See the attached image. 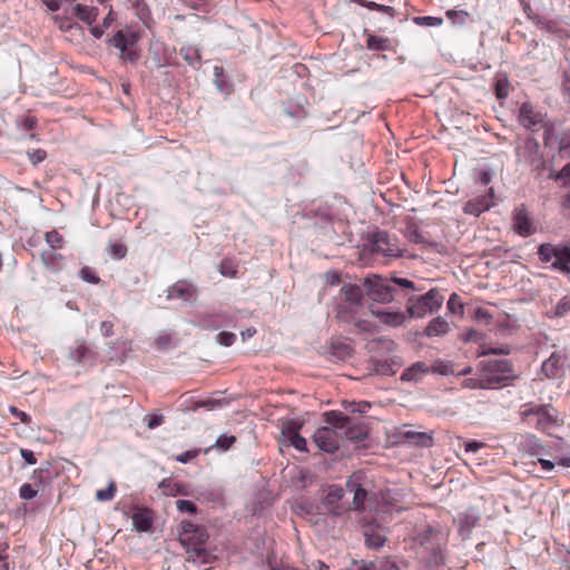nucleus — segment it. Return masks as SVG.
I'll use <instances>...</instances> for the list:
<instances>
[{
	"instance_id": "nucleus-1",
	"label": "nucleus",
	"mask_w": 570,
	"mask_h": 570,
	"mask_svg": "<svg viewBox=\"0 0 570 570\" xmlns=\"http://www.w3.org/2000/svg\"><path fill=\"white\" fill-rule=\"evenodd\" d=\"M365 285L367 286V294L374 301L379 303H390L395 299L399 293V288L402 289H414V283L407 278L394 277L391 279L375 278L366 279Z\"/></svg>"
},
{
	"instance_id": "nucleus-2",
	"label": "nucleus",
	"mask_w": 570,
	"mask_h": 570,
	"mask_svg": "<svg viewBox=\"0 0 570 570\" xmlns=\"http://www.w3.org/2000/svg\"><path fill=\"white\" fill-rule=\"evenodd\" d=\"M324 420L326 424H332L340 430L342 440L363 441L368 435L367 426L364 423L354 422L341 412H325Z\"/></svg>"
},
{
	"instance_id": "nucleus-3",
	"label": "nucleus",
	"mask_w": 570,
	"mask_h": 570,
	"mask_svg": "<svg viewBox=\"0 0 570 570\" xmlns=\"http://www.w3.org/2000/svg\"><path fill=\"white\" fill-rule=\"evenodd\" d=\"M538 256L542 263H550L551 267L562 274H570V246L564 243H543L538 248Z\"/></svg>"
},
{
	"instance_id": "nucleus-4",
	"label": "nucleus",
	"mask_w": 570,
	"mask_h": 570,
	"mask_svg": "<svg viewBox=\"0 0 570 570\" xmlns=\"http://www.w3.org/2000/svg\"><path fill=\"white\" fill-rule=\"evenodd\" d=\"M444 301L439 289L432 288L421 296L407 298V313L411 317H423L429 313L438 311Z\"/></svg>"
},
{
	"instance_id": "nucleus-5",
	"label": "nucleus",
	"mask_w": 570,
	"mask_h": 570,
	"mask_svg": "<svg viewBox=\"0 0 570 570\" xmlns=\"http://www.w3.org/2000/svg\"><path fill=\"white\" fill-rule=\"evenodd\" d=\"M370 248L372 254L381 256L386 261L399 258L404 255L399 240L384 230H377L370 238Z\"/></svg>"
},
{
	"instance_id": "nucleus-6",
	"label": "nucleus",
	"mask_w": 570,
	"mask_h": 570,
	"mask_svg": "<svg viewBox=\"0 0 570 570\" xmlns=\"http://www.w3.org/2000/svg\"><path fill=\"white\" fill-rule=\"evenodd\" d=\"M207 539L208 533L204 527L194 524L190 521L181 522L179 541L187 550L195 552L197 557L205 552L204 544Z\"/></svg>"
},
{
	"instance_id": "nucleus-7",
	"label": "nucleus",
	"mask_w": 570,
	"mask_h": 570,
	"mask_svg": "<svg viewBox=\"0 0 570 570\" xmlns=\"http://www.w3.org/2000/svg\"><path fill=\"white\" fill-rule=\"evenodd\" d=\"M138 41V35L129 30H118L108 39V45L120 50L121 59L135 62L138 59L136 50L131 49Z\"/></svg>"
},
{
	"instance_id": "nucleus-8",
	"label": "nucleus",
	"mask_w": 570,
	"mask_h": 570,
	"mask_svg": "<svg viewBox=\"0 0 570 570\" xmlns=\"http://www.w3.org/2000/svg\"><path fill=\"white\" fill-rule=\"evenodd\" d=\"M315 444L324 452L334 453L340 448V430L332 424L317 429L313 435Z\"/></svg>"
},
{
	"instance_id": "nucleus-9",
	"label": "nucleus",
	"mask_w": 570,
	"mask_h": 570,
	"mask_svg": "<svg viewBox=\"0 0 570 570\" xmlns=\"http://www.w3.org/2000/svg\"><path fill=\"white\" fill-rule=\"evenodd\" d=\"M512 220L514 232L522 237H528L535 232L533 219L523 204L514 208Z\"/></svg>"
},
{
	"instance_id": "nucleus-10",
	"label": "nucleus",
	"mask_w": 570,
	"mask_h": 570,
	"mask_svg": "<svg viewBox=\"0 0 570 570\" xmlns=\"http://www.w3.org/2000/svg\"><path fill=\"white\" fill-rule=\"evenodd\" d=\"M348 491L353 492L352 509L356 511H364L366 509H375L372 503V498L368 492L357 482L356 476H351L346 482Z\"/></svg>"
},
{
	"instance_id": "nucleus-11",
	"label": "nucleus",
	"mask_w": 570,
	"mask_h": 570,
	"mask_svg": "<svg viewBox=\"0 0 570 570\" xmlns=\"http://www.w3.org/2000/svg\"><path fill=\"white\" fill-rule=\"evenodd\" d=\"M519 122L528 130L538 131L543 127V116L530 102H523L519 109Z\"/></svg>"
},
{
	"instance_id": "nucleus-12",
	"label": "nucleus",
	"mask_w": 570,
	"mask_h": 570,
	"mask_svg": "<svg viewBox=\"0 0 570 570\" xmlns=\"http://www.w3.org/2000/svg\"><path fill=\"white\" fill-rule=\"evenodd\" d=\"M567 355L553 352L541 365V372L547 379H557L562 375Z\"/></svg>"
},
{
	"instance_id": "nucleus-13",
	"label": "nucleus",
	"mask_w": 570,
	"mask_h": 570,
	"mask_svg": "<svg viewBox=\"0 0 570 570\" xmlns=\"http://www.w3.org/2000/svg\"><path fill=\"white\" fill-rule=\"evenodd\" d=\"M344 497V490L341 487L332 485L328 488L327 493L323 500L324 507L328 510L330 513L333 515L340 517L345 511H347L345 508H343L340 504V501Z\"/></svg>"
},
{
	"instance_id": "nucleus-14",
	"label": "nucleus",
	"mask_w": 570,
	"mask_h": 570,
	"mask_svg": "<svg viewBox=\"0 0 570 570\" xmlns=\"http://www.w3.org/2000/svg\"><path fill=\"white\" fill-rule=\"evenodd\" d=\"M493 191L489 190L488 194L478 196L465 203L463 212L466 215L480 216L485 210H489L493 205Z\"/></svg>"
},
{
	"instance_id": "nucleus-15",
	"label": "nucleus",
	"mask_w": 570,
	"mask_h": 570,
	"mask_svg": "<svg viewBox=\"0 0 570 570\" xmlns=\"http://www.w3.org/2000/svg\"><path fill=\"white\" fill-rule=\"evenodd\" d=\"M197 295V288L188 281H178L168 288L167 297L169 299L179 298L185 302L194 299Z\"/></svg>"
},
{
	"instance_id": "nucleus-16",
	"label": "nucleus",
	"mask_w": 570,
	"mask_h": 570,
	"mask_svg": "<svg viewBox=\"0 0 570 570\" xmlns=\"http://www.w3.org/2000/svg\"><path fill=\"white\" fill-rule=\"evenodd\" d=\"M301 425L294 421L286 422L282 428L283 436L298 451H306V440L299 435Z\"/></svg>"
},
{
	"instance_id": "nucleus-17",
	"label": "nucleus",
	"mask_w": 570,
	"mask_h": 570,
	"mask_svg": "<svg viewBox=\"0 0 570 570\" xmlns=\"http://www.w3.org/2000/svg\"><path fill=\"white\" fill-rule=\"evenodd\" d=\"M372 314L377 317L383 324L392 327H397L404 324L406 315L400 311H389L386 308H371Z\"/></svg>"
},
{
	"instance_id": "nucleus-18",
	"label": "nucleus",
	"mask_w": 570,
	"mask_h": 570,
	"mask_svg": "<svg viewBox=\"0 0 570 570\" xmlns=\"http://www.w3.org/2000/svg\"><path fill=\"white\" fill-rule=\"evenodd\" d=\"M401 440L410 445L430 448L433 444V436L426 432L404 431L400 434Z\"/></svg>"
},
{
	"instance_id": "nucleus-19",
	"label": "nucleus",
	"mask_w": 570,
	"mask_h": 570,
	"mask_svg": "<svg viewBox=\"0 0 570 570\" xmlns=\"http://www.w3.org/2000/svg\"><path fill=\"white\" fill-rule=\"evenodd\" d=\"M43 266L51 273H59L65 267V256L52 249H45L40 254Z\"/></svg>"
},
{
	"instance_id": "nucleus-20",
	"label": "nucleus",
	"mask_w": 570,
	"mask_h": 570,
	"mask_svg": "<svg viewBox=\"0 0 570 570\" xmlns=\"http://www.w3.org/2000/svg\"><path fill=\"white\" fill-rule=\"evenodd\" d=\"M438 534L439 531L436 529L428 525L416 533V535L414 537V541L420 547H423L430 552L435 553L439 548V544L434 542V539Z\"/></svg>"
},
{
	"instance_id": "nucleus-21",
	"label": "nucleus",
	"mask_w": 570,
	"mask_h": 570,
	"mask_svg": "<svg viewBox=\"0 0 570 570\" xmlns=\"http://www.w3.org/2000/svg\"><path fill=\"white\" fill-rule=\"evenodd\" d=\"M431 372V367L425 362H416L405 368L401 375L403 382H420L428 373Z\"/></svg>"
},
{
	"instance_id": "nucleus-22",
	"label": "nucleus",
	"mask_w": 570,
	"mask_h": 570,
	"mask_svg": "<svg viewBox=\"0 0 570 570\" xmlns=\"http://www.w3.org/2000/svg\"><path fill=\"white\" fill-rule=\"evenodd\" d=\"M487 371L495 374L488 377L490 383H501L507 377L504 374L511 372V365L507 360H494L488 363Z\"/></svg>"
},
{
	"instance_id": "nucleus-23",
	"label": "nucleus",
	"mask_w": 570,
	"mask_h": 570,
	"mask_svg": "<svg viewBox=\"0 0 570 570\" xmlns=\"http://www.w3.org/2000/svg\"><path fill=\"white\" fill-rule=\"evenodd\" d=\"M70 358L80 364L92 365L96 362V352L81 343L70 351Z\"/></svg>"
},
{
	"instance_id": "nucleus-24",
	"label": "nucleus",
	"mask_w": 570,
	"mask_h": 570,
	"mask_svg": "<svg viewBox=\"0 0 570 570\" xmlns=\"http://www.w3.org/2000/svg\"><path fill=\"white\" fill-rule=\"evenodd\" d=\"M553 409L549 404H544L543 411L535 416V428L542 432L549 431L558 424L557 416L551 412Z\"/></svg>"
},
{
	"instance_id": "nucleus-25",
	"label": "nucleus",
	"mask_w": 570,
	"mask_h": 570,
	"mask_svg": "<svg viewBox=\"0 0 570 570\" xmlns=\"http://www.w3.org/2000/svg\"><path fill=\"white\" fill-rule=\"evenodd\" d=\"M72 12L80 21L87 23L88 26H92V23L96 21L99 14V10L97 7L86 6L81 3H77L73 7Z\"/></svg>"
},
{
	"instance_id": "nucleus-26",
	"label": "nucleus",
	"mask_w": 570,
	"mask_h": 570,
	"mask_svg": "<svg viewBox=\"0 0 570 570\" xmlns=\"http://www.w3.org/2000/svg\"><path fill=\"white\" fill-rule=\"evenodd\" d=\"M227 321L225 313L204 314L198 318V326L203 330H217Z\"/></svg>"
},
{
	"instance_id": "nucleus-27",
	"label": "nucleus",
	"mask_w": 570,
	"mask_h": 570,
	"mask_svg": "<svg viewBox=\"0 0 570 570\" xmlns=\"http://www.w3.org/2000/svg\"><path fill=\"white\" fill-rule=\"evenodd\" d=\"M400 366L401 362L396 358L373 361V371L380 375H394Z\"/></svg>"
},
{
	"instance_id": "nucleus-28",
	"label": "nucleus",
	"mask_w": 570,
	"mask_h": 570,
	"mask_svg": "<svg viewBox=\"0 0 570 570\" xmlns=\"http://www.w3.org/2000/svg\"><path fill=\"white\" fill-rule=\"evenodd\" d=\"M159 488L161 489L165 495L177 497V495H188L187 487L184 483L175 482L170 479H164L159 483Z\"/></svg>"
},
{
	"instance_id": "nucleus-29",
	"label": "nucleus",
	"mask_w": 570,
	"mask_h": 570,
	"mask_svg": "<svg viewBox=\"0 0 570 570\" xmlns=\"http://www.w3.org/2000/svg\"><path fill=\"white\" fill-rule=\"evenodd\" d=\"M450 331V324L443 317L439 316L430 321L424 334L429 337L445 335Z\"/></svg>"
},
{
	"instance_id": "nucleus-30",
	"label": "nucleus",
	"mask_w": 570,
	"mask_h": 570,
	"mask_svg": "<svg viewBox=\"0 0 570 570\" xmlns=\"http://www.w3.org/2000/svg\"><path fill=\"white\" fill-rule=\"evenodd\" d=\"M366 49L371 51H387L392 49V41L387 37L367 33Z\"/></svg>"
},
{
	"instance_id": "nucleus-31",
	"label": "nucleus",
	"mask_w": 570,
	"mask_h": 570,
	"mask_svg": "<svg viewBox=\"0 0 570 570\" xmlns=\"http://www.w3.org/2000/svg\"><path fill=\"white\" fill-rule=\"evenodd\" d=\"M132 525L137 531H149L153 525V519L147 510H140L132 514Z\"/></svg>"
},
{
	"instance_id": "nucleus-32",
	"label": "nucleus",
	"mask_w": 570,
	"mask_h": 570,
	"mask_svg": "<svg viewBox=\"0 0 570 570\" xmlns=\"http://www.w3.org/2000/svg\"><path fill=\"white\" fill-rule=\"evenodd\" d=\"M341 292L344 295L345 301L351 304V308L358 306L363 297L361 287L356 285H344Z\"/></svg>"
},
{
	"instance_id": "nucleus-33",
	"label": "nucleus",
	"mask_w": 570,
	"mask_h": 570,
	"mask_svg": "<svg viewBox=\"0 0 570 570\" xmlns=\"http://www.w3.org/2000/svg\"><path fill=\"white\" fill-rule=\"evenodd\" d=\"M494 92L498 99H505L510 92V81L507 75H499L495 78Z\"/></svg>"
},
{
	"instance_id": "nucleus-34",
	"label": "nucleus",
	"mask_w": 570,
	"mask_h": 570,
	"mask_svg": "<svg viewBox=\"0 0 570 570\" xmlns=\"http://www.w3.org/2000/svg\"><path fill=\"white\" fill-rule=\"evenodd\" d=\"M218 269L223 276L235 278L238 273V264L233 258H224Z\"/></svg>"
},
{
	"instance_id": "nucleus-35",
	"label": "nucleus",
	"mask_w": 570,
	"mask_h": 570,
	"mask_svg": "<svg viewBox=\"0 0 570 570\" xmlns=\"http://www.w3.org/2000/svg\"><path fill=\"white\" fill-rule=\"evenodd\" d=\"M46 243L49 245V249L57 250L65 246L63 236L56 229L49 230L45 234Z\"/></svg>"
},
{
	"instance_id": "nucleus-36",
	"label": "nucleus",
	"mask_w": 570,
	"mask_h": 570,
	"mask_svg": "<svg viewBox=\"0 0 570 570\" xmlns=\"http://www.w3.org/2000/svg\"><path fill=\"white\" fill-rule=\"evenodd\" d=\"M413 22L420 27H440L443 24V19L440 17L421 16L414 17Z\"/></svg>"
},
{
	"instance_id": "nucleus-37",
	"label": "nucleus",
	"mask_w": 570,
	"mask_h": 570,
	"mask_svg": "<svg viewBox=\"0 0 570 570\" xmlns=\"http://www.w3.org/2000/svg\"><path fill=\"white\" fill-rule=\"evenodd\" d=\"M404 235L412 243H415V244L424 243L423 235L421 234L419 227L415 224H409L405 228Z\"/></svg>"
},
{
	"instance_id": "nucleus-38",
	"label": "nucleus",
	"mask_w": 570,
	"mask_h": 570,
	"mask_svg": "<svg viewBox=\"0 0 570 570\" xmlns=\"http://www.w3.org/2000/svg\"><path fill=\"white\" fill-rule=\"evenodd\" d=\"M448 309L452 313V314H456V315H463L464 313V306H463V303L461 302V298L460 296L456 294V293H453L449 301H448Z\"/></svg>"
},
{
	"instance_id": "nucleus-39",
	"label": "nucleus",
	"mask_w": 570,
	"mask_h": 570,
	"mask_svg": "<svg viewBox=\"0 0 570 570\" xmlns=\"http://www.w3.org/2000/svg\"><path fill=\"white\" fill-rule=\"evenodd\" d=\"M543 407H544V404L535 405L532 403H527V404L522 405L521 416L524 421L529 420L532 416L535 417L537 415L540 414L541 411H543Z\"/></svg>"
},
{
	"instance_id": "nucleus-40",
	"label": "nucleus",
	"mask_w": 570,
	"mask_h": 570,
	"mask_svg": "<svg viewBox=\"0 0 570 570\" xmlns=\"http://www.w3.org/2000/svg\"><path fill=\"white\" fill-rule=\"evenodd\" d=\"M55 20L61 31H65V32H70L72 30L81 31V27L78 23L73 22L69 18H62V17L57 16V17H55Z\"/></svg>"
},
{
	"instance_id": "nucleus-41",
	"label": "nucleus",
	"mask_w": 570,
	"mask_h": 570,
	"mask_svg": "<svg viewBox=\"0 0 570 570\" xmlns=\"http://www.w3.org/2000/svg\"><path fill=\"white\" fill-rule=\"evenodd\" d=\"M79 276L83 282H87L89 284H99L100 277L97 275L94 268L89 266H83L80 272Z\"/></svg>"
},
{
	"instance_id": "nucleus-42",
	"label": "nucleus",
	"mask_w": 570,
	"mask_h": 570,
	"mask_svg": "<svg viewBox=\"0 0 570 570\" xmlns=\"http://www.w3.org/2000/svg\"><path fill=\"white\" fill-rule=\"evenodd\" d=\"M108 253L115 259H121L127 254V246L122 243L116 242L108 245Z\"/></svg>"
},
{
	"instance_id": "nucleus-43",
	"label": "nucleus",
	"mask_w": 570,
	"mask_h": 570,
	"mask_svg": "<svg viewBox=\"0 0 570 570\" xmlns=\"http://www.w3.org/2000/svg\"><path fill=\"white\" fill-rule=\"evenodd\" d=\"M373 563L375 570H400L396 562L390 557L373 560Z\"/></svg>"
},
{
	"instance_id": "nucleus-44",
	"label": "nucleus",
	"mask_w": 570,
	"mask_h": 570,
	"mask_svg": "<svg viewBox=\"0 0 570 570\" xmlns=\"http://www.w3.org/2000/svg\"><path fill=\"white\" fill-rule=\"evenodd\" d=\"M445 14L452 23L458 24H464L469 18V12L465 10H448Z\"/></svg>"
},
{
	"instance_id": "nucleus-45",
	"label": "nucleus",
	"mask_w": 570,
	"mask_h": 570,
	"mask_svg": "<svg viewBox=\"0 0 570 570\" xmlns=\"http://www.w3.org/2000/svg\"><path fill=\"white\" fill-rule=\"evenodd\" d=\"M116 494V484L110 482L106 489H100L96 493V499L99 501H109Z\"/></svg>"
},
{
	"instance_id": "nucleus-46",
	"label": "nucleus",
	"mask_w": 570,
	"mask_h": 570,
	"mask_svg": "<svg viewBox=\"0 0 570 570\" xmlns=\"http://www.w3.org/2000/svg\"><path fill=\"white\" fill-rule=\"evenodd\" d=\"M235 442H236V436L223 434L216 440V443L214 446H216L217 449H219L222 451H227L233 446V444Z\"/></svg>"
},
{
	"instance_id": "nucleus-47",
	"label": "nucleus",
	"mask_w": 570,
	"mask_h": 570,
	"mask_svg": "<svg viewBox=\"0 0 570 570\" xmlns=\"http://www.w3.org/2000/svg\"><path fill=\"white\" fill-rule=\"evenodd\" d=\"M569 311H570V295H566L556 305L554 314L557 316H563Z\"/></svg>"
},
{
	"instance_id": "nucleus-48",
	"label": "nucleus",
	"mask_w": 570,
	"mask_h": 570,
	"mask_svg": "<svg viewBox=\"0 0 570 570\" xmlns=\"http://www.w3.org/2000/svg\"><path fill=\"white\" fill-rule=\"evenodd\" d=\"M38 494V490L33 489V487L29 483H24L20 487L19 495L23 500H31L36 498Z\"/></svg>"
},
{
	"instance_id": "nucleus-49",
	"label": "nucleus",
	"mask_w": 570,
	"mask_h": 570,
	"mask_svg": "<svg viewBox=\"0 0 570 570\" xmlns=\"http://www.w3.org/2000/svg\"><path fill=\"white\" fill-rule=\"evenodd\" d=\"M176 507L180 512H188L191 514L197 512L196 504L189 500H178L176 502Z\"/></svg>"
},
{
	"instance_id": "nucleus-50",
	"label": "nucleus",
	"mask_w": 570,
	"mask_h": 570,
	"mask_svg": "<svg viewBox=\"0 0 570 570\" xmlns=\"http://www.w3.org/2000/svg\"><path fill=\"white\" fill-rule=\"evenodd\" d=\"M47 157V153L43 149H35L28 153V158L32 165H38Z\"/></svg>"
},
{
	"instance_id": "nucleus-51",
	"label": "nucleus",
	"mask_w": 570,
	"mask_h": 570,
	"mask_svg": "<svg viewBox=\"0 0 570 570\" xmlns=\"http://www.w3.org/2000/svg\"><path fill=\"white\" fill-rule=\"evenodd\" d=\"M348 570H375L373 561L353 560Z\"/></svg>"
},
{
	"instance_id": "nucleus-52",
	"label": "nucleus",
	"mask_w": 570,
	"mask_h": 570,
	"mask_svg": "<svg viewBox=\"0 0 570 570\" xmlns=\"http://www.w3.org/2000/svg\"><path fill=\"white\" fill-rule=\"evenodd\" d=\"M9 411L21 423H23V424H30L31 423V416L29 414H27L26 412L19 410L18 407L11 405V406H9Z\"/></svg>"
},
{
	"instance_id": "nucleus-53",
	"label": "nucleus",
	"mask_w": 570,
	"mask_h": 570,
	"mask_svg": "<svg viewBox=\"0 0 570 570\" xmlns=\"http://www.w3.org/2000/svg\"><path fill=\"white\" fill-rule=\"evenodd\" d=\"M236 340V335L232 332H220L217 335V342L224 346H230Z\"/></svg>"
},
{
	"instance_id": "nucleus-54",
	"label": "nucleus",
	"mask_w": 570,
	"mask_h": 570,
	"mask_svg": "<svg viewBox=\"0 0 570 570\" xmlns=\"http://www.w3.org/2000/svg\"><path fill=\"white\" fill-rule=\"evenodd\" d=\"M198 450H188L184 453L176 455L174 460L180 463H188L189 461L194 460L198 455Z\"/></svg>"
},
{
	"instance_id": "nucleus-55",
	"label": "nucleus",
	"mask_w": 570,
	"mask_h": 570,
	"mask_svg": "<svg viewBox=\"0 0 570 570\" xmlns=\"http://www.w3.org/2000/svg\"><path fill=\"white\" fill-rule=\"evenodd\" d=\"M362 4L364 7H366L367 9H370V10H376V11H380V12L390 13V12L393 11L392 7L384 6V4H379V3L373 2V1H370V2L362 1Z\"/></svg>"
},
{
	"instance_id": "nucleus-56",
	"label": "nucleus",
	"mask_w": 570,
	"mask_h": 570,
	"mask_svg": "<svg viewBox=\"0 0 570 570\" xmlns=\"http://www.w3.org/2000/svg\"><path fill=\"white\" fill-rule=\"evenodd\" d=\"M385 538L380 534L367 535L366 534V544L372 548H380L384 544Z\"/></svg>"
},
{
	"instance_id": "nucleus-57",
	"label": "nucleus",
	"mask_w": 570,
	"mask_h": 570,
	"mask_svg": "<svg viewBox=\"0 0 570 570\" xmlns=\"http://www.w3.org/2000/svg\"><path fill=\"white\" fill-rule=\"evenodd\" d=\"M100 331H101V334L105 336V337H109L114 334V323L110 322V321H104L101 322L100 324Z\"/></svg>"
},
{
	"instance_id": "nucleus-58",
	"label": "nucleus",
	"mask_w": 570,
	"mask_h": 570,
	"mask_svg": "<svg viewBox=\"0 0 570 570\" xmlns=\"http://www.w3.org/2000/svg\"><path fill=\"white\" fill-rule=\"evenodd\" d=\"M20 454L22 459L30 465H33L37 463V459L35 456V453L31 450L28 449H21Z\"/></svg>"
},
{
	"instance_id": "nucleus-59",
	"label": "nucleus",
	"mask_w": 570,
	"mask_h": 570,
	"mask_svg": "<svg viewBox=\"0 0 570 570\" xmlns=\"http://www.w3.org/2000/svg\"><path fill=\"white\" fill-rule=\"evenodd\" d=\"M173 336L170 334L160 335L156 340V344L159 348H165L171 344Z\"/></svg>"
},
{
	"instance_id": "nucleus-60",
	"label": "nucleus",
	"mask_w": 570,
	"mask_h": 570,
	"mask_svg": "<svg viewBox=\"0 0 570 570\" xmlns=\"http://www.w3.org/2000/svg\"><path fill=\"white\" fill-rule=\"evenodd\" d=\"M484 448V443L472 440L464 444V449L466 452H476L480 449Z\"/></svg>"
},
{
	"instance_id": "nucleus-61",
	"label": "nucleus",
	"mask_w": 570,
	"mask_h": 570,
	"mask_svg": "<svg viewBox=\"0 0 570 570\" xmlns=\"http://www.w3.org/2000/svg\"><path fill=\"white\" fill-rule=\"evenodd\" d=\"M22 126L26 130H32L37 126V119L32 116H27L22 120Z\"/></svg>"
},
{
	"instance_id": "nucleus-62",
	"label": "nucleus",
	"mask_w": 570,
	"mask_h": 570,
	"mask_svg": "<svg viewBox=\"0 0 570 570\" xmlns=\"http://www.w3.org/2000/svg\"><path fill=\"white\" fill-rule=\"evenodd\" d=\"M163 422H164V417H163V415H157V414H155V415H153V416L149 419V421H148L147 425H148V428H149V429H155V428H157V426L161 425V424H163Z\"/></svg>"
},
{
	"instance_id": "nucleus-63",
	"label": "nucleus",
	"mask_w": 570,
	"mask_h": 570,
	"mask_svg": "<svg viewBox=\"0 0 570 570\" xmlns=\"http://www.w3.org/2000/svg\"><path fill=\"white\" fill-rule=\"evenodd\" d=\"M556 179H570V163L557 174Z\"/></svg>"
},
{
	"instance_id": "nucleus-64",
	"label": "nucleus",
	"mask_w": 570,
	"mask_h": 570,
	"mask_svg": "<svg viewBox=\"0 0 570 570\" xmlns=\"http://www.w3.org/2000/svg\"><path fill=\"white\" fill-rule=\"evenodd\" d=\"M562 209L564 215L570 217V194H568L562 202Z\"/></svg>"
}]
</instances>
